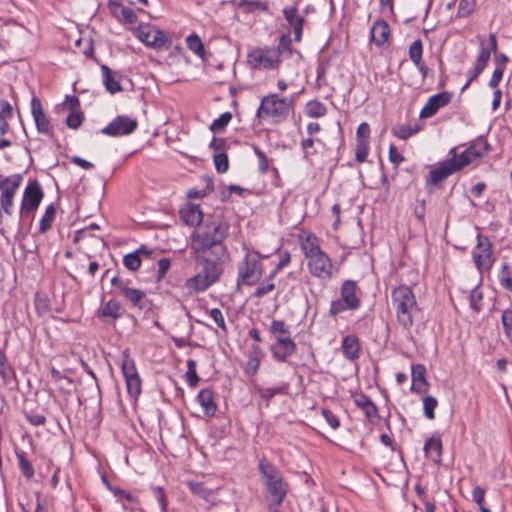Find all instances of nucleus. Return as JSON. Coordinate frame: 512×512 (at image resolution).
<instances>
[{
	"label": "nucleus",
	"instance_id": "1",
	"mask_svg": "<svg viewBox=\"0 0 512 512\" xmlns=\"http://www.w3.org/2000/svg\"><path fill=\"white\" fill-rule=\"evenodd\" d=\"M229 226L220 218H212L196 229L191 237V250L197 273L188 278L185 287L190 292H202L218 282L229 261V252L224 245Z\"/></svg>",
	"mask_w": 512,
	"mask_h": 512
},
{
	"label": "nucleus",
	"instance_id": "2",
	"mask_svg": "<svg viewBox=\"0 0 512 512\" xmlns=\"http://www.w3.org/2000/svg\"><path fill=\"white\" fill-rule=\"evenodd\" d=\"M392 305L396 311L397 321L409 330L413 325V318L418 311L415 296L410 287L401 285L392 292Z\"/></svg>",
	"mask_w": 512,
	"mask_h": 512
},
{
	"label": "nucleus",
	"instance_id": "3",
	"mask_svg": "<svg viewBox=\"0 0 512 512\" xmlns=\"http://www.w3.org/2000/svg\"><path fill=\"white\" fill-rule=\"evenodd\" d=\"M293 97H280L278 94L264 96L257 110L259 118L270 117L274 122H283L293 110Z\"/></svg>",
	"mask_w": 512,
	"mask_h": 512
},
{
	"label": "nucleus",
	"instance_id": "4",
	"mask_svg": "<svg viewBox=\"0 0 512 512\" xmlns=\"http://www.w3.org/2000/svg\"><path fill=\"white\" fill-rule=\"evenodd\" d=\"M259 470L264 477L266 498L270 501L269 507L279 506L287 494L282 476L272 465L263 462H260Z\"/></svg>",
	"mask_w": 512,
	"mask_h": 512
},
{
	"label": "nucleus",
	"instance_id": "5",
	"mask_svg": "<svg viewBox=\"0 0 512 512\" xmlns=\"http://www.w3.org/2000/svg\"><path fill=\"white\" fill-rule=\"evenodd\" d=\"M262 276V266L260 256L256 252H247L244 259L238 265V285L252 286L256 284Z\"/></svg>",
	"mask_w": 512,
	"mask_h": 512
},
{
	"label": "nucleus",
	"instance_id": "6",
	"mask_svg": "<svg viewBox=\"0 0 512 512\" xmlns=\"http://www.w3.org/2000/svg\"><path fill=\"white\" fill-rule=\"evenodd\" d=\"M248 64L253 69H277L280 52L275 49L256 48L248 53Z\"/></svg>",
	"mask_w": 512,
	"mask_h": 512
},
{
	"label": "nucleus",
	"instance_id": "7",
	"mask_svg": "<svg viewBox=\"0 0 512 512\" xmlns=\"http://www.w3.org/2000/svg\"><path fill=\"white\" fill-rule=\"evenodd\" d=\"M477 245L473 249L472 256L479 271H489L494 264L492 244L486 237L478 235Z\"/></svg>",
	"mask_w": 512,
	"mask_h": 512
},
{
	"label": "nucleus",
	"instance_id": "8",
	"mask_svg": "<svg viewBox=\"0 0 512 512\" xmlns=\"http://www.w3.org/2000/svg\"><path fill=\"white\" fill-rule=\"evenodd\" d=\"M44 197V192L40 184L34 180L26 186L21 202V217L32 214L40 205Z\"/></svg>",
	"mask_w": 512,
	"mask_h": 512
},
{
	"label": "nucleus",
	"instance_id": "9",
	"mask_svg": "<svg viewBox=\"0 0 512 512\" xmlns=\"http://www.w3.org/2000/svg\"><path fill=\"white\" fill-rule=\"evenodd\" d=\"M489 151V144L483 138L473 141L461 154L456 153V164L461 170L463 167L478 161Z\"/></svg>",
	"mask_w": 512,
	"mask_h": 512
},
{
	"label": "nucleus",
	"instance_id": "10",
	"mask_svg": "<svg viewBox=\"0 0 512 512\" xmlns=\"http://www.w3.org/2000/svg\"><path fill=\"white\" fill-rule=\"evenodd\" d=\"M138 127L136 119L128 116H117L101 132L110 137H119L132 134Z\"/></svg>",
	"mask_w": 512,
	"mask_h": 512
},
{
	"label": "nucleus",
	"instance_id": "11",
	"mask_svg": "<svg viewBox=\"0 0 512 512\" xmlns=\"http://www.w3.org/2000/svg\"><path fill=\"white\" fill-rule=\"evenodd\" d=\"M478 40L480 43V52L475 60L473 69L481 74L490 60L491 53L497 52L498 44L494 33L489 35L487 41L484 36H478Z\"/></svg>",
	"mask_w": 512,
	"mask_h": 512
},
{
	"label": "nucleus",
	"instance_id": "12",
	"mask_svg": "<svg viewBox=\"0 0 512 512\" xmlns=\"http://www.w3.org/2000/svg\"><path fill=\"white\" fill-rule=\"evenodd\" d=\"M449 154L451 155L450 159L445 160L438 168L430 171V182L435 186H439L450 175L460 170L456 164V148H452Z\"/></svg>",
	"mask_w": 512,
	"mask_h": 512
},
{
	"label": "nucleus",
	"instance_id": "13",
	"mask_svg": "<svg viewBox=\"0 0 512 512\" xmlns=\"http://www.w3.org/2000/svg\"><path fill=\"white\" fill-rule=\"evenodd\" d=\"M308 267L311 274L318 278L329 279L332 276L333 265L323 251L309 258Z\"/></svg>",
	"mask_w": 512,
	"mask_h": 512
},
{
	"label": "nucleus",
	"instance_id": "14",
	"mask_svg": "<svg viewBox=\"0 0 512 512\" xmlns=\"http://www.w3.org/2000/svg\"><path fill=\"white\" fill-rule=\"evenodd\" d=\"M31 113L35 121L37 131L41 134L53 137V126L45 115L40 100L36 97H33L31 100Z\"/></svg>",
	"mask_w": 512,
	"mask_h": 512
},
{
	"label": "nucleus",
	"instance_id": "15",
	"mask_svg": "<svg viewBox=\"0 0 512 512\" xmlns=\"http://www.w3.org/2000/svg\"><path fill=\"white\" fill-rule=\"evenodd\" d=\"M452 94L444 91L431 96L425 106L420 111V118H430L434 116L437 111L450 103Z\"/></svg>",
	"mask_w": 512,
	"mask_h": 512
},
{
	"label": "nucleus",
	"instance_id": "16",
	"mask_svg": "<svg viewBox=\"0 0 512 512\" xmlns=\"http://www.w3.org/2000/svg\"><path fill=\"white\" fill-rule=\"evenodd\" d=\"M108 7L111 14L120 22L134 24L137 21L135 11L130 7L124 6L120 0H109Z\"/></svg>",
	"mask_w": 512,
	"mask_h": 512
},
{
	"label": "nucleus",
	"instance_id": "17",
	"mask_svg": "<svg viewBox=\"0 0 512 512\" xmlns=\"http://www.w3.org/2000/svg\"><path fill=\"white\" fill-rule=\"evenodd\" d=\"M295 350L296 344L290 336L279 338L271 348L273 357L280 362H285L287 357L291 356Z\"/></svg>",
	"mask_w": 512,
	"mask_h": 512
},
{
	"label": "nucleus",
	"instance_id": "18",
	"mask_svg": "<svg viewBox=\"0 0 512 512\" xmlns=\"http://www.w3.org/2000/svg\"><path fill=\"white\" fill-rule=\"evenodd\" d=\"M138 37L145 45L153 48H161L167 43L164 32L156 29H139Z\"/></svg>",
	"mask_w": 512,
	"mask_h": 512
},
{
	"label": "nucleus",
	"instance_id": "19",
	"mask_svg": "<svg viewBox=\"0 0 512 512\" xmlns=\"http://www.w3.org/2000/svg\"><path fill=\"white\" fill-rule=\"evenodd\" d=\"M283 15L289 26L293 29L294 40L297 42L301 41L304 18L297 14L296 6L285 7L283 9Z\"/></svg>",
	"mask_w": 512,
	"mask_h": 512
},
{
	"label": "nucleus",
	"instance_id": "20",
	"mask_svg": "<svg viewBox=\"0 0 512 512\" xmlns=\"http://www.w3.org/2000/svg\"><path fill=\"white\" fill-rule=\"evenodd\" d=\"M357 284L355 281L346 280L341 286V299L350 310H355L360 306V299L356 295Z\"/></svg>",
	"mask_w": 512,
	"mask_h": 512
},
{
	"label": "nucleus",
	"instance_id": "21",
	"mask_svg": "<svg viewBox=\"0 0 512 512\" xmlns=\"http://www.w3.org/2000/svg\"><path fill=\"white\" fill-rule=\"evenodd\" d=\"M429 383L426 380V368L421 365L412 366V391L417 393H427Z\"/></svg>",
	"mask_w": 512,
	"mask_h": 512
},
{
	"label": "nucleus",
	"instance_id": "22",
	"mask_svg": "<svg viewBox=\"0 0 512 512\" xmlns=\"http://www.w3.org/2000/svg\"><path fill=\"white\" fill-rule=\"evenodd\" d=\"M122 296L127 299L134 307L139 309H147L149 306L148 299L144 291L135 288H123Z\"/></svg>",
	"mask_w": 512,
	"mask_h": 512
},
{
	"label": "nucleus",
	"instance_id": "23",
	"mask_svg": "<svg viewBox=\"0 0 512 512\" xmlns=\"http://www.w3.org/2000/svg\"><path fill=\"white\" fill-rule=\"evenodd\" d=\"M390 29L389 25L384 20H378L376 21L370 31L371 34V40L374 42L377 46H381L384 44L389 37Z\"/></svg>",
	"mask_w": 512,
	"mask_h": 512
},
{
	"label": "nucleus",
	"instance_id": "24",
	"mask_svg": "<svg viewBox=\"0 0 512 512\" xmlns=\"http://www.w3.org/2000/svg\"><path fill=\"white\" fill-rule=\"evenodd\" d=\"M197 400L203 408L206 416L212 417L216 413L217 406L214 402V394L212 390L202 389L197 396Z\"/></svg>",
	"mask_w": 512,
	"mask_h": 512
},
{
	"label": "nucleus",
	"instance_id": "25",
	"mask_svg": "<svg viewBox=\"0 0 512 512\" xmlns=\"http://www.w3.org/2000/svg\"><path fill=\"white\" fill-rule=\"evenodd\" d=\"M180 213L183 221L189 226H197L203 219V213L198 205L191 204Z\"/></svg>",
	"mask_w": 512,
	"mask_h": 512
},
{
	"label": "nucleus",
	"instance_id": "26",
	"mask_svg": "<svg viewBox=\"0 0 512 512\" xmlns=\"http://www.w3.org/2000/svg\"><path fill=\"white\" fill-rule=\"evenodd\" d=\"M425 455L435 463L441 461L442 443L439 437L429 438L424 445Z\"/></svg>",
	"mask_w": 512,
	"mask_h": 512
},
{
	"label": "nucleus",
	"instance_id": "27",
	"mask_svg": "<svg viewBox=\"0 0 512 512\" xmlns=\"http://www.w3.org/2000/svg\"><path fill=\"white\" fill-rule=\"evenodd\" d=\"M360 345L357 337L353 335L346 336L342 341V352L345 358L355 360L359 357Z\"/></svg>",
	"mask_w": 512,
	"mask_h": 512
},
{
	"label": "nucleus",
	"instance_id": "28",
	"mask_svg": "<svg viewBox=\"0 0 512 512\" xmlns=\"http://www.w3.org/2000/svg\"><path fill=\"white\" fill-rule=\"evenodd\" d=\"M357 407L361 408L368 419L372 420L378 417V410L374 403L366 395H357L354 398Z\"/></svg>",
	"mask_w": 512,
	"mask_h": 512
},
{
	"label": "nucleus",
	"instance_id": "29",
	"mask_svg": "<svg viewBox=\"0 0 512 512\" xmlns=\"http://www.w3.org/2000/svg\"><path fill=\"white\" fill-rule=\"evenodd\" d=\"M97 314L102 319L111 318L116 320L121 316V305L116 300L111 299L98 310Z\"/></svg>",
	"mask_w": 512,
	"mask_h": 512
},
{
	"label": "nucleus",
	"instance_id": "30",
	"mask_svg": "<svg viewBox=\"0 0 512 512\" xmlns=\"http://www.w3.org/2000/svg\"><path fill=\"white\" fill-rule=\"evenodd\" d=\"M0 134L5 135L10 129L8 120L13 115V106L7 100H0Z\"/></svg>",
	"mask_w": 512,
	"mask_h": 512
},
{
	"label": "nucleus",
	"instance_id": "31",
	"mask_svg": "<svg viewBox=\"0 0 512 512\" xmlns=\"http://www.w3.org/2000/svg\"><path fill=\"white\" fill-rule=\"evenodd\" d=\"M101 71L103 75V83L107 91L114 94L122 90L120 83L114 78L113 72L108 66L102 65Z\"/></svg>",
	"mask_w": 512,
	"mask_h": 512
},
{
	"label": "nucleus",
	"instance_id": "32",
	"mask_svg": "<svg viewBox=\"0 0 512 512\" xmlns=\"http://www.w3.org/2000/svg\"><path fill=\"white\" fill-rule=\"evenodd\" d=\"M301 247L305 257L308 259L322 252L318 245L317 238L314 235H308L302 242Z\"/></svg>",
	"mask_w": 512,
	"mask_h": 512
},
{
	"label": "nucleus",
	"instance_id": "33",
	"mask_svg": "<svg viewBox=\"0 0 512 512\" xmlns=\"http://www.w3.org/2000/svg\"><path fill=\"white\" fill-rule=\"evenodd\" d=\"M327 112L324 104L317 100L309 101L305 107V114L311 118H320Z\"/></svg>",
	"mask_w": 512,
	"mask_h": 512
},
{
	"label": "nucleus",
	"instance_id": "34",
	"mask_svg": "<svg viewBox=\"0 0 512 512\" xmlns=\"http://www.w3.org/2000/svg\"><path fill=\"white\" fill-rule=\"evenodd\" d=\"M56 215V207L51 204L46 208V211L40 221L39 231L41 233H46L52 226Z\"/></svg>",
	"mask_w": 512,
	"mask_h": 512
},
{
	"label": "nucleus",
	"instance_id": "35",
	"mask_svg": "<svg viewBox=\"0 0 512 512\" xmlns=\"http://www.w3.org/2000/svg\"><path fill=\"white\" fill-rule=\"evenodd\" d=\"M498 278L500 285L512 292V268L507 263L502 265Z\"/></svg>",
	"mask_w": 512,
	"mask_h": 512
},
{
	"label": "nucleus",
	"instance_id": "36",
	"mask_svg": "<svg viewBox=\"0 0 512 512\" xmlns=\"http://www.w3.org/2000/svg\"><path fill=\"white\" fill-rule=\"evenodd\" d=\"M237 7L245 13H251L256 10H267V6L258 0H240L237 3Z\"/></svg>",
	"mask_w": 512,
	"mask_h": 512
},
{
	"label": "nucleus",
	"instance_id": "37",
	"mask_svg": "<svg viewBox=\"0 0 512 512\" xmlns=\"http://www.w3.org/2000/svg\"><path fill=\"white\" fill-rule=\"evenodd\" d=\"M123 361H122V373L125 379L138 376V372L134 363V360L131 359L126 352L123 353Z\"/></svg>",
	"mask_w": 512,
	"mask_h": 512
},
{
	"label": "nucleus",
	"instance_id": "38",
	"mask_svg": "<svg viewBox=\"0 0 512 512\" xmlns=\"http://www.w3.org/2000/svg\"><path fill=\"white\" fill-rule=\"evenodd\" d=\"M458 8H457V17L458 18H466L472 14L475 9L476 1L475 0H457Z\"/></svg>",
	"mask_w": 512,
	"mask_h": 512
},
{
	"label": "nucleus",
	"instance_id": "39",
	"mask_svg": "<svg viewBox=\"0 0 512 512\" xmlns=\"http://www.w3.org/2000/svg\"><path fill=\"white\" fill-rule=\"evenodd\" d=\"M188 48L194 52L196 55L203 57L205 54L204 45L199 36L193 34L187 37L186 39Z\"/></svg>",
	"mask_w": 512,
	"mask_h": 512
},
{
	"label": "nucleus",
	"instance_id": "40",
	"mask_svg": "<svg viewBox=\"0 0 512 512\" xmlns=\"http://www.w3.org/2000/svg\"><path fill=\"white\" fill-rule=\"evenodd\" d=\"M423 54V44L421 40H415L409 47V57L414 65H420Z\"/></svg>",
	"mask_w": 512,
	"mask_h": 512
},
{
	"label": "nucleus",
	"instance_id": "41",
	"mask_svg": "<svg viewBox=\"0 0 512 512\" xmlns=\"http://www.w3.org/2000/svg\"><path fill=\"white\" fill-rule=\"evenodd\" d=\"M270 331L275 336L276 340L290 336V332L285 323L281 320H273L270 325Z\"/></svg>",
	"mask_w": 512,
	"mask_h": 512
},
{
	"label": "nucleus",
	"instance_id": "42",
	"mask_svg": "<svg viewBox=\"0 0 512 512\" xmlns=\"http://www.w3.org/2000/svg\"><path fill=\"white\" fill-rule=\"evenodd\" d=\"M437 405L438 401L435 397L425 396L423 398V410L426 418H428L429 420H433L435 418L434 410L437 407Z\"/></svg>",
	"mask_w": 512,
	"mask_h": 512
},
{
	"label": "nucleus",
	"instance_id": "43",
	"mask_svg": "<svg viewBox=\"0 0 512 512\" xmlns=\"http://www.w3.org/2000/svg\"><path fill=\"white\" fill-rule=\"evenodd\" d=\"M187 485L193 494L198 495L203 499H208L212 494L211 489L205 487L201 482L189 481Z\"/></svg>",
	"mask_w": 512,
	"mask_h": 512
},
{
	"label": "nucleus",
	"instance_id": "44",
	"mask_svg": "<svg viewBox=\"0 0 512 512\" xmlns=\"http://www.w3.org/2000/svg\"><path fill=\"white\" fill-rule=\"evenodd\" d=\"M196 366L197 363L193 359H189L187 361V371H186V378L189 386L195 387L198 382L200 381L197 372H196Z\"/></svg>",
	"mask_w": 512,
	"mask_h": 512
},
{
	"label": "nucleus",
	"instance_id": "45",
	"mask_svg": "<svg viewBox=\"0 0 512 512\" xmlns=\"http://www.w3.org/2000/svg\"><path fill=\"white\" fill-rule=\"evenodd\" d=\"M141 258L137 253L132 252L124 256L123 264L130 271H137L141 266Z\"/></svg>",
	"mask_w": 512,
	"mask_h": 512
},
{
	"label": "nucleus",
	"instance_id": "46",
	"mask_svg": "<svg viewBox=\"0 0 512 512\" xmlns=\"http://www.w3.org/2000/svg\"><path fill=\"white\" fill-rule=\"evenodd\" d=\"M369 152V141L359 140L356 141L355 158L358 162L362 163L366 160Z\"/></svg>",
	"mask_w": 512,
	"mask_h": 512
},
{
	"label": "nucleus",
	"instance_id": "47",
	"mask_svg": "<svg viewBox=\"0 0 512 512\" xmlns=\"http://www.w3.org/2000/svg\"><path fill=\"white\" fill-rule=\"evenodd\" d=\"M231 119H232V114L230 112H225L213 121V123L210 126V129L213 132L221 131L229 124Z\"/></svg>",
	"mask_w": 512,
	"mask_h": 512
},
{
	"label": "nucleus",
	"instance_id": "48",
	"mask_svg": "<svg viewBox=\"0 0 512 512\" xmlns=\"http://www.w3.org/2000/svg\"><path fill=\"white\" fill-rule=\"evenodd\" d=\"M125 381L129 395L137 397L141 392V379L139 375L125 379Z\"/></svg>",
	"mask_w": 512,
	"mask_h": 512
},
{
	"label": "nucleus",
	"instance_id": "49",
	"mask_svg": "<svg viewBox=\"0 0 512 512\" xmlns=\"http://www.w3.org/2000/svg\"><path fill=\"white\" fill-rule=\"evenodd\" d=\"M17 459L23 475L28 479L32 478L34 476L32 464L25 458L23 453H17Z\"/></svg>",
	"mask_w": 512,
	"mask_h": 512
},
{
	"label": "nucleus",
	"instance_id": "50",
	"mask_svg": "<svg viewBox=\"0 0 512 512\" xmlns=\"http://www.w3.org/2000/svg\"><path fill=\"white\" fill-rule=\"evenodd\" d=\"M213 161L218 173H224L229 168L228 156L226 153H218L213 155Z\"/></svg>",
	"mask_w": 512,
	"mask_h": 512
},
{
	"label": "nucleus",
	"instance_id": "51",
	"mask_svg": "<svg viewBox=\"0 0 512 512\" xmlns=\"http://www.w3.org/2000/svg\"><path fill=\"white\" fill-rule=\"evenodd\" d=\"M483 295L479 287H475L470 292V306L471 308L479 312L482 309Z\"/></svg>",
	"mask_w": 512,
	"mask_h": 512
},
{
	"label": "nucleus",
	"instance_id": "52",
	"mask_svg": "<svg viewBox=\"0 0 512 512\" xmlns=\"http://www.w3.org/2000/svg\"><path fill=\"white\" fill-rule=\"evenodd\" d=\"M260 397L266 401L268 405L269 401L277 394L283 393L282 387H273V388H257Z\"/></svg>",
	"mask_w": 512,
	"mask_h": 512
},
{
	"label": "nucleus",
	"instance_id": "53",
	"mask_svg": "<svg viewBox=\"0 0 512 512\" xmlns=\"http://www.w3.org/2000/svg\"><path fill=\"white\" fill-rule=\"evenodd\" d=\"M501 320L506 336L512 340V310H505L502 313Z\"/></svg>",
	"mask_w": 512,
	"mask_h": 512
},
{
	"label": "nucleus",
	"instance_id": "54",
	"mask_svg": "<svg viewBox=\"0 0 512 512\" xmlns=\"http://www.w3.org/2000/svg\"><path fill=\"white\" fill-rule=\"evenodd\" d=\"M275 289V284L268 280L262 281L254 292V296L261 298Z\"/></svg>",
	"mask_w": 512,
	"mask_h": 512
},
{
	"label": "nucleus",
	"instance_id": "55",
	"mask_svg": "<svg viewBox=\"0 0 512 512\" xmlns=\"http://www.w3.org/2000/svg\"><path fill=\"white\" fill-rule=\"evenodd\" d=\"M261 358L258 356H249V359L245 366V373L249 376H254L260 366Z\"/></svg>",
	"mask_w": 512,
	"mask_h": 512
},
{
	"label": "nucleus",
	"instance_id": "56",
	"mask_svg": "<svg viewBox=\"0 0 512 512\" xmlns=\"http://www.w3.org/2000/svg\"><path fill=\"white\" fill-rule=\"evenodd\" d=\"M418 132V128H411L406 126H398L393 129V134L403 140L408 139L411 135Z\"/></svg>",
	"mask_w": 512,
	"mask_h": 512
},
{
	"label": "nucleus",
	"instance_id": "57",
	"mask_svg": "<svg viewBox=\"0 0 512 512\" xmlns=\"http://www.w3.org/2000/svg\"><path fill=\"white\" fill-rule=\"evenodd\" d=\"M369 135H370V126L366 122L361 123L357 128L356 141H359V140L369 141Z\"/></svg>",
	"mask_w": 512,
	"mask_h": 512
},
{
	"label": "nucleus",
	"instance_id": "58",
	"mask_svg": "<svg viewBox=\"0 0 512 512\" xmlns=\"http://www.w3.org/2000/svg\"><path fill=\"white\" fill-rule=\"evenodd\" d=\"M82 123V116L79 113L73 111L69 113L66 118V124L69 128L77 129Z\"/></svg>",
	"mask_w": 512,
	"mask_h": 512
},
{
	"label": "nucleus",
	"instance_id": "59",
	"mask_svg": "<svg viewBox=\"0 0 512 512\" xmlns=\"http://www.w3.org/2000/svg\"><path fill=\"white\" fill-rule=\"evenodd\" d=\"M344 301L340 298V299H337V300H334L332 301L331 303V306H330V310H329V313L333 316L345 311V310H350L348 308V306H346L345 303H343Z\"/></svg>",
	"mask_w": 512,
	"mask_h": 512
},
{
	"label": "nucleus",
	"instance_id": "60",
	"mask_svg": "<svg viewBox=\"0 0 512 512\" xmlns=\"http://www.w3.org/2000/svg\"><path fill=\"white\" fill-rule=\"evenodd\" d=\"M210 317L214 320L218 327L226 330L225 320L222 312L218 308H213L209 312Z\"/></svg>",
	"mask_w": 512,
	"mask_h": 512
},
{
	"label": "nucleus",
	"instance_id": "61",
	"mask_svg": "<svg viewBox=\"0 0 512 512\" xmlns=\"http://www.w3.org/2000/svg\"><path fill=\"white\" fill-rule=\"evenodd\" d=\"M170 266H171V262L168 258H161L158 261V276H157L158 280H161L165 277Z\"/></svg>",
	"mask_w": 512,
	"mask_h": 512
},
{
	"label": "nucleus",
	"instance_id": "62",
	"mask_svg": "<svg viewBox=\"0 0 512 512\" xmlns=\"http://www.w3.org/2000/svg\"><path fill=\"white\" fill-rule=\"evenodd\" d=\"M503 67L497 66L489 80V87L496 88L503 77Z\"/></svg>",
	"mask_w": 512,
	"mask_h": 512
},
{
	"label": "nucleus",
	"instance_id": "63",
	"mask_svg": "<svg viewBox=\"0 0 512 512\" xmlns=\"http://www.w3.org/2000/svg\"><path fill=\"white\" fill-rule=\"evenodd\" d=\"M322 414L326 419L327 423L331 426V428L336 429L339 427L340 422L337 416H335L330 410L323 409Z\"/></svg>",
	"mask_w": 512,
	"mask_h": 512
},
{
	"label": "nucleus",
	"instance_id": "64",
	"mask_svg": "<svg viewBox=\"0 0 512 512\" xmlns=\"http://www.w3.org/2000/svg\"><path fill=\"white\" fill-rule=\"evenodd\" d=\"M254 150L259 160V168L263 173H265L269 167L268 158L259 148L255 147Z\"/></svg>",
	"mask_w": 512,
	"mask_h": 512
}]
</instances>
